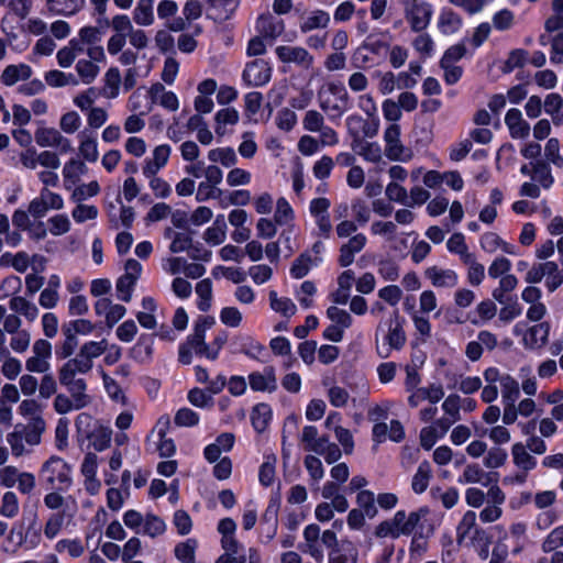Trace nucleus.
Here are the masks:
<instances>
[{
    "mask_svg": "<svg viewBox=\"0 0 563 563\" xmlns=\"http://www.w3.org/2000/svg\"><path fill=\"white\" fill-rule=\"evenodd\" d=\"M170 146L167 144L158 145L153 151V156L145 159L143 175L145 177L155 176L168 162Z\"/></svg>",
    "mask_w": 563,
    "mask_h": 563,
    "instance_id": "f3484780",
    "label": "nucleus"
},
{
    "mask_svg": "<svg viewBox=\"0 0 563 563\" xmlns=\"http://www.w3.org/2000/svg\"><path fill=\"white\" fill-rule=\"evenodd\" d=\"M320 262L321 257H312L309 252H303L294 261L290 267V275L296 279L303 278L309 273L310 268L318 265Z\"/></svg>",
    "mask_w": 563,
    "mask_h": 563,
    "instance_id": "bb28decb",
    "label": "nucleus"
},
{
    "mask_svg": "<svg viewBox=\"0 0 563 563\" xmlns=\"http://www.w3.org/2000/svg\"><path fill=\"white\" fill-rule=\"evenodd\" d=\"M256 29L263 37L275 40L285 31V24L271 14H263L257 19Z\"/></svg>",
    "mask_w": 563,
    "mask_h": 563,
    "instance_id": "aec40b11",
    "label": "nucleus"
},
{
    "mask_svg": "<svg viewBox=\"0 0 563 563\" xmlns=\"http://www.w3.org/2000/svg\"><path fill=\"white\" fill-rule=\"evenodd\" d=\"M79 139V154L90 163L97 162L99 157L97 140L91 135L87 134L86 131L80 132Z\"/></svg>",
    "mask_w": 563,
    "mask_h": 563,
    "instance_id": "f704fd0d",
    "label": "nucleus"
},
{
    "mask_svg": "<svg viewBox=\"0 0 563 563\" xmlns=\"http://www.w3.org/2000/svg\"><path fill=\"white\" fill-rule=\"evenodd\" d=\"M320 536V527L318 525H308L303 530L305 544L301 547L303 552L308 553L319 563L324 559L323 549L319 542Z\"/></svg>",
    "mask_w": 563,
    "mask_h": 563,
    "instance_id": "ddd939ff",
    "label": "nucleus"
},
{
    "mask_svg": "<svg viewBox=\"0 0 563 563\" xmlns=\"http://www.w3.org/2000/svg\"><path fill=\"white\" fill-rule=\"evenodd\" d=\"M34 137L35 142L41 147H57L60 153H68L73 151L70 141L54 128H38L35 131Z\"/></svg>",
    "mask_w": 563,
    "mask_h": 563,
    "instance_id": "9b49d317",
    "label": "nucleus"
},
{
    "mask_svg": "<svg viewBox=\"0 0 563 563\" xmlns=\"http://www.w3.org/2000/svg\"><path fill=\"white\" fill-rule=\"evenodd\" d=\"M208 158L213 163L219 162L225 167L233 166L238 161L236 154L231 147L211 150L208 153Z\"/></svg>",
    "mask_w": 563,
    "mask_h": 563,
    "instance_id": "603ef678",
    "label": "nucleus"
},
{
    "mask_svg": "<svg viewBox=\"0 0 563 563\" xmlns=\"http://www.w3.org/2000/svg\"><path fill=\"white\" fill-rule=\"evenodd\" d=\"M545 162L558 168L563 167V156L560 154V142L556 137L548 140L544 147Z\"/></svg>",
    "mask_w": 563,
    "mask_h": 563,
    "instance_id": "13d9d810",
    "label": "nucleus"
},
{
    "mask_svg": "<svg viewBox=\"0 0 563 563\" xmlns=\"http://www.w3.org/2000/svg\"><path fill=\"white\" fill-rule=\"evenodd\" d=\"M108 347V341L102 339L99 342L89 341L81 345L78 354L87 361L90 366H93V360L102 355Z\"/></svg>",
    "mask_w": 563,
    "mask_h": 563,
    "instance_id": "72a5a7b5",
    "label": "nucleus"
},
{
    "mask_svg": "<svg viewBox=\"0 0 563 563\" xmlns=\"http://www.w3.org/2000/svg\"><path fill=\"white\" fill-rule=\"evenodd\" d=\"M553 14L544 22V29L548 33L563 30V0H552Z\"/></svg>",
    "mask_w": 563,
    "mask_h": 563,
    "instance_id": "c03bdc74",
    "label": "nucleus"
},
{
    "mask_svg": "<svg viewBox=\"0 0 563 563\" xmlns=\"http://www.w3.org/2000/svg\"><path fill=\"white\" fill-rule=\"evenodd\" d=\"M104 92L109 98H115L119 93V87L121 84V74L118 68L111 67L104 75Z\"/></svg>",
    "mask_w": 563,
    "mask_h": 563,
    "instance_id": "bf43d9fd",
    "label": "nucleus"
},
{
    "mask_svg": "<svg viewBox=\"0 0 563 563\" xmlns=\"http://www.w3.org/2000/svg\"><path fill=\"white\" fill-rule=\"evenodd\" d=\"M545 268V285L548 289L552 292L556 290L563 283V275L559 271V266L555 262H545L544 263Z\"/></svg>",
    "mask_w": 563,
    "mask_h": 563,
    "instance_id": "4d7b16f0",
    "label": "nucleus"
},
{
    "mask_svg": "<svg viewBox=\"0 0 563 563\" xmlns=\"http://www.w3.org/2000/svg\"><path fill=\"white\" fill-rule=\"evenodd\" d=\"M196 539H187L185 542H180L175 547V556L183 563H196Z\"/></svg>",
    "mask_w": 563,
    "mask_h": 563,
    "instance_id": "37998d69",
    "label": "nucleus"
},
{
    "mask_svg": "<svg viewBox=\"0 0 563 563\" xmlns=\"http://www.w3.org/2000/svg\"><path fill=\"white\" fill-rule=\"evenodd\" d=\"M503 402H516L520 395L518 382L506 373L500 384Z\"/></svg>",
    "mask_w": 563,
    "mask_h": 563,
    "instance_id": "de8ad7c7",
    "label": "nucleus"
},
{
    "mask_svg": "<svg viewBox=\"0 0 563 563\" xmlns=\"http://www.w3.org/2000/svg\"><path fill=\"white\" fill-rule=\"evenodd\" d=\"M405 19L413 32H421L430 24L432 5L421 0H401Z\"/></svg>",
    "mask_w": 563,
    "mask_h": 563,
    "instance_id": "39448f33",
    "label": "nucleus"
},
{
    "mask_svg": "<svg viewBox=\"0 0 563 563\" xmlns=\"http://www.w3.org/2000/svg\"><path fill=\"white\" fill-rule=\"evenodd\" d=\"M148 93L153 102H158L169 111H176L179 107L177 96L173 91H166L161 82L152 85Z\"/></svg>",
    "mask_w": 563,
    "mask_h": 563,
    "instance_id": "5701e85b",
    "label": "nucleus"
},
{
    "mask_svg": "<svg viewBox=\"0 0 563 563\" xmlns=\"http://www.w3.org/2000/svg\"><path fill=\"white\" fill-rule=\"evenodd\" d=\"M227 224L224 216L220 214L216 218L212 227L205 232V240L213 245H219L225 240Z\"/></svg>",
    "mask_w": 563,
    "mask_h": 563,
    "instance_id": "ea45409f",
    "label": "nucleus"
},
{
    "mask_svg": "<svg viewBox=\"0 0 563 563\" xmlns=\"http://www.w3.org/2000/svg\"><path fill=\"white\" fill-rule=\"evenodd\" d=\"M563 545V525L553 529L542 542V551L550 553Z\"/></svg>",
    "mask_w": 563,
    "mask_h": 563,
    "instance_id": "774afa93",
    "label": "nucleus"
},
{
    "mask_svg": "<svg viewBox=\"0 0 563 563\" xmlns=\"http://www.w3.org/2000/svg\"><path fill=\"white\" fill-rule=\"evenodd\" d=\"M100 424L98 420H95L92 416L86 412L79 413L75 420L78 437L82 439L87 435H91L93 430Z\"/></svg>",
    "mask_w": 563,
    "mask_h": 563,
    "instance_id": "3c124183",
    "label": "nucleus"
},
{
    "mask_svg": "<svg viewBox=\"0 0 563 563\" xmlns=\"http://www.w3.org/2000/svg\"><path fill=\"white\" fill-rule=\"evenodd\" d=\"M216 323L212 316H200L194 325V331L187 336L186 341L180 344L178 351V361L184 365L192 362V351L199 356L208 358L209 344L206 343V332Z\"/></svg>",
    "mask_w": 563,
    "mask_h": 563,
    "instance_id": "f03ea898",
    "label": "nucleus"
},
{
    "mask_svg": "<svg viewBox=\"0 0 563 563\" xmlns=\"http://www.w3.org/2000/svg\"><path fill=\"white\" fill-rule=\"evenodd\" d=\"M40 478L48 489L67 490L71 484L70 468L58 456H51L42 465Z\"/></svg>",
    "mask_w": 563,
    "mask_h": 563,
    "instance_id": "20e7f679",
    "label": "nucleus"
},
{
    "mask_svg": "<svg viewBox=\"0 0 563 563\" xmlns=\"http://www.w3.org/2000/svg\"><path fill=\"white\" fill-rule=\"evenodd\" d=\"M81 2L82 0H47L49 10L62 15L75 13L80 8Z\"/></svg>",
    "mask_w": 563,
    "mask_h": 563,
    "instance_id": "5fc2aeb1",
    "label": "nucleus"
},
{
    "mask_svg": "<svg viewBox=\"0 0 563 563\" xmlns=\"http://www.w3.org/2000/svg\"><path fill=\"white\" fill-rule=\"evenodd\" d=\"M476 528V514L468 510L464 514L462 520L456 528V539L459 543H462Z\"/></svg>",
    "mask_w": 563,
    "mask_h": 563,
    "instance_id": "09e8293b",
    "label": "nucleus"
},
{
    "mask_svg": "<svg viewBox=\"0 0 563 563\" xmlns=\"http://www.w3.org/2000/svg\"><path fill=\"white\" fill-rule=\"evenodd\" d=\"M112 430L103 424L98 426L91 435L85 439L90 441V444L96 451H103L109 448L111 442Z\"/></svg>",
    "mask_w": 563,
    "mask_h": 563,
    "instance_id": "58836bf2",
    "label": "nucleus"
},
{
    "mask_svg": "<svg viewBox=\"0 0 563 563\" xmlns=\"http://www.w3.org/2000/svg\"><path fill=\"white\" fill-rule=\"evenodd\" d=\"M352 148L369 163H379L382 161V148L376 142L354 140Z\"/></svg>",
    "mask_w": 563,
    "mask_h": 563,
    "instance_id": "a878e982",
    "label": "nucleus"
},
{
    "mask_svg": "<svg viewBox=\"0 0 563 563\" xmlns=\"http://www.w3.org/2000/svg\"><path fill=\"white\" fill-rule=\"evenodd\" d=\"M532 179L543 188H550L554 181L550 164L540 159L532 162Z\"/></svg>",
    "mask_w": 563,
    "mask_h": 563,
    "instance_id": "7c9ffc66",
    "label": "nucleus"
},
{
    "mask_svg": "<svg viewBox=\"0 0 563 563\" xmlns=\"http://www.w3.org/2000/svg\"><path fill=\"white\" fill-rule=\"evenodd\" d=\"M462 26L461 16L451 9H443L439 15L438 27L442 34L456 33Z\"/></svg>",
    "mask_w": 563,
    "mask_h": 563,
    "instance_id": "c85d7f7f",
    "label": "nucleus"
},
{
    "mask_svg": "<svg viewBox=\"0 0 563 563\" xmlns=\"http://www.w3.org/2000/svg\"><path fill=\"white\" fill-rule=\"evenodd\" d=\"M505 123L512 139H526L530 134V125L522 119V113L519 109H509L505 117Z\"/></svg>",
    "mask_w": 563,
    "mask_h": 563,
    "instance_id": "a211bd4d",
    "label": "nucleus"
},
{
    "mask_svg": "<svg viewBox=\"0 0 563 563\" xmlns=\"http://www.w3.org/2000/svg\"><path fill=\"white\" fill-rule=\"evenodd\" d=\"M374 534L377 538L397 539L400 536H410L411 531L407 522V512L398 510L393 518L382 521L376 526Z\"/></svg>",
    "mask_w": 563,
    "mask_h": 563,
    "instance_id": "1a4fd4ad",
    "label": "nucleus"
},
{
    "mask_svg": "<svg viewBox=\"0 0 563 563\" xmlns=\"http://www.w3.org/2000/svg\"><path fill=\"white\" fill-rule=\"evenodd\" d=\"M9 305L12 311L24 316L30 321H34L38 316L37 307L24 297H12Z\"/></svg>",
    "mask_w": 563,
    "mask_h": 563,
    "instance_id": "473e14b6",
    "label": "nucleus"
},
{
    "mask_svg": "<svg viewBox=\"0 0 563 563\" xmlns=\"http://www.w3.org/2000/svg\"><path fill=\"white\" fill-rule=\"evenodd\" d=\"M166 530V523L165 521L154 515V514H147L144 517V522L141 528V533L148 536L151 538H156L161 534H163Z\"/></svg>",
    "mask_w": 563,
    "mask_h": 563,
    "instance_id": "a19ab883",
    "label": "nucleus"
},
{
    "mask_svg": "<svg viewBox=\"0 0 563 563\" xmlns=\"http://www.w3.org/2000/svg\"><path fill=\"white\" fill-rule=\"evenodd\" d=\"M58 553L67 552L70 558H79L84 554L85 548L79 539H62L55 544Z\"/></svg>",
    "mask_w": 563,
    "mask_h": 563,
    "instance_id": "864d4df0",
    "label": "nucleus"
},
{
    "mask_svg": "<svg viewBox=\"0 0 563 563\" xmlns=\"http://www.w3.org/2000/svg\"><path fill=\"white\" fill-rule=\"evenodd\" d=\"M62 332L65 336L64 342L60 346L56 347L55 354L60 360L68 358L78 346L77 336H75L69 330H67L64 325L62 327Z\"/></svg>",
    "mask_w": 563,
    "mask_h": 563,
    "instance_id": "8fccbe9b",
    "label": "nucleus"
},
{
    "mask_svg": "<svg viewBox=\"0 0 563 563\" xmlns=\"http://www.w3.org/2000/svg\"><path fill=\"white\" fill-rule=\"evenodd\" d=\"M249 383L254 391H275L277 379L275 368L266 366L263 372H253L249 375Z\"/></svg>",
    "mask_w": 563,
    "mask_h": 563,
    "instance_id": "4468645a",
    "label": "nucleus"
},
{
    "mask_svg": "<svg viewBox=\"0 0 563 563\" xmlns=\"http://www.w3.org/2000/svg\"><path fill=\"white\" fill-rule=\"evenodd\" d=\"M356 503L366 517L374 518L377 515L375 496L371 490H361L356 496Z\"/></svg>",
    "mask_w": 563,
    "mask_h": 563,
    "instance_id": "6e6d98bb",
    "label": "nucleus"
},
{
    "mask_svg": "<svg viewBox=\"0 0 563 563\" xmlns=\"http://www.w3.org/2000/svg\"><path fill=\"white\" fill-rule=\"evenodd\" d=\"M527 332L525 335V347L531 350L542 347L548 343L550 323L540 322L530 327Z\"/></svg>",
    "mask_w": 563,
    "mask_h": 563,
    "instance_id": "4be33fe9",
    "label": "nucleus"
},
{
    "mask_svg": "<svg viewBox=\"0 0 563 563\" xmlns=\"http://www.w3.org/2000/svg\"><path fill=\"white\" fill-rule=\"evenodd\" d=\"M133 353L140 361L150 360L153 354V336L142 335L133 347Z\"/></svg>",
    "mask_w": 563,
    "mask_h": 563,
    "instance_id": "0e129e2a",
    "label": "nucleus"
},
{
    "mask_svg": "<svg viewBox=\"0 0 563 563\" xmlns=\"http://www.w3.org/2000/svg\"><path fill=\"white\" fill-rule=\"evenodd\" d=\"M506 373H501L497 367H488L484 371L483 376L486 385L482 390V400L492 404L498 397V387L504 379Z\"/></svg>",
    "mask_w": 563,
    "mask_h": 563,
    "instance_id": "2eb2a0df",
    "label": "nucleus"
},
{
    "mask_svg": "<svg viewBox=\"0 0 563 563\" xmlns=\"http://www.w3.org/2000/svg\"><path fill=\"white\" fill-rule=\"evenodd\" d=\"M196 294L199 297L197 307L200 311L207 312L211 308L212 283L209 278L200 280L196 285Z\"/></svg>",
    "mask_w": 563,
    "mask_h": 563,
    "instance_id": "79ce46f5",
    "label": "nucleus"
},
{
    "mask_svg": "<svg viewBox=\"0 0 563 563\" xmlns=\"http://www.w3.org/2000/svg\"><path fill=\"white\" fill-rule=\"evenodd\" d=\"M277 459L274 454L266 456V461L261 465L258 478L262 485L269 486L275 478V465Z\"/></svg>",
    "mask_w": 563,
    "mask_h": 563,
    "instance_id": "052dcab7",
    "label": "nucleus"
},
{
    "mask_svg": "<svg viewBox=\"0 0 563 563\" xmlns=\"http://www.w3.org/2000/svg\"><path fill=\"white\" fill-rule=\"evenodd\" d=\"M275 52L283 63H294L305 68L313 64V56L300 46H277Z\"/></svg>",
    "mask_w": 563,
    "mask_h": 563,
    "instance_id": "f8f14e48",
    "label": "nucleus"
},
{
    "mask_svg": "<svg viewBox=\"0 0 563 563\" xmlns=\"http://www.w3.org/2000/svg\"><path fill=\"white\" fill-rule=\"evenodd\" d=\"M19 512V500L13 492H7L2 496L1 506H0V515L13 518Z\"/></svg>",
    "mask_w": 563,
    "mask_h": 563,
    "instance_id": "e2e57ef3",
    "label": "nucleus"
},
{
    "mask_svg": "<svg viewBox=\"0 0 563 563\" xmlns=\"http://www.w3.org/2000/svg\"><path fill=\"white\" fill-rule=\"evenodd\" d=\"M45 430V421L41 417H35L23 429V439L30 445H37L41 442V435Z\"/></svg>",
    "mask_w": 563,
    "mask_h": 563,
    "instance_id": "4c0bfd02",
    "label": "nucleus"
},
{
    "mask_svg": "<svg viewBox=\"0 0 563 563\" xmlns=\"http://www.w3.org/2000/svg\"><path fill=\"white\" fill-rule=\"evenodd\" d=\"M327 317L334 322V324L343 329H349L353 322L351 314L346 310L338 308L336 306H330L327 309Z\"/></svg>",
    "mask_w": 563,
    "mask_h": 563,
    "instance_id": "680f3d73",
    "label": "nucleus"
},
{
    "mask_svg": "<svg viewBox=\"0 0 563 563\" xmlns=\"http://www.w3.org/2000/svg\"><path fill=\"white\" fill-rule=\"evenodd\" d=\"M405 319L398 311H394L390 318L379 323L375 332L376 351L379 357L387 358L391 350H400L406 344L407 338L404 330Z\"/></svg>",
    "mask_w": 563,
    "mask_h": 563,
    "instance_id": "f257e3e1",
    "label": "nucleus"
},
{
    "mask_svg": "<svg viewBox=\"0 0 563 563\" xmlns=\"http://www.w3.org/2000/svg\"><path fill=\"white\" fill-rule=\"evenodd\" d=\"M387 36H389L388 31H378L368 34L361 44L362 49H366L375 56L384 57L390 48L389 43L385 40Z\"/></svg>",
    "mask_w": 563,
    "mask_h": 563,
    "instance_id": "412c9836",
    "label": "nucleus"
},
{
    "mask_svg": "<svg viewBox=\"0 0 563 563\" xmlns=\"http://www.w3.org/2000/svg\"><path fill=\"white\" fill-rule=\"evenodd\" d=\"M92 369V366L81 358L79 354L69 358L58 369V379L62 386H74L75 389H87V383L84 378L77 377L78 374H87Z\"/></svg>",
    "mask_w": 563,
    "mask_h": 563,
    "instance_id": "423d86ee",
    "label": "nucleus"
},
{
    "mask_svg": "<svg viewBox=\"0 0 563 563\" xmlns=\"http://www.w3.org/2000/svg\"><path fill=\"white\" fill-rule=\"evenodd\" d=\"M320 108L329 119H340L350 108L349 93L341 82H329L319 91Z\"/></svg>",
    "mask_w": 563,
    "mask_h": 563,
    "instance_id": "7ed1b4c3",
    "label": "nucleus"
},
{
    "mask_svg": "<svg viewBox=\"0 0 563 563\" xmlns=\"http://www.w3.org/2000/svg\"><path fill=\"white\" fill-rule=\"evenodd\" d=\"M432 477L431 465L428 461H422L416 474L412 477L411 488L416 494H422L429 486V482Z\"/></svg>",
    "mask_w": 563,
    "mask_h": 563,
    "instance_id": "c756f323",
    "label": "nucleus"
},
{
    "mask_svg": "<svg viewBox=\"0 0 563 563\" xmlns=\"http://www.w3.org/2000/svg\"><path fill=\"white\" fill-rule=\"evenodd\" d=\"M424 275L434 287L452 288L459 282L457 274L453 269H443L438 266L427 268Z\"/></svg>",
    "mask_w": 563,
    "mask_h": 563,
    "instance_id": "6ab92c4d",
    "label": "nucleus"
},
{
    "mask_svg": "<svg viewBox=\"0 0 563 563\" xmlns=\"http://www.w3.org/2000/svg\"><path fill=\"white\" fill-rule=\"evenodd\" d=\"M330 23V14L323 10L311 11L300 22V31L302 33L311 32L316 29H324Z\"/></svg>",
    "mask_w": 563,
    "mask_h": 563,
    "instance_id": "cd10ccee",
    "label": "nucleus"
},
{
    "mask_svg": "<svg viewBox=\"0 0 563 563\" xmlns=\"http://www.w3.org/2000/svg\"><path fill=\"white\" fill-rule=\"evenodd\" d=\"M508 454L506 450L495 446L492 448L484 459V465L487 468H497L503 466L507 461Z\"/></svg>",
    "mask_w": 563,
    "mask_h": 563,
    "instance_id": "338daca9",
    "label": "nucleus"
},
{
    "mask_svg": "<svg viewBox=\"0 0 563 563\" xmlns=\"http://www.w3.org/2000/svg\"><path fill=\"white\" fill-rule=\"evenodd\" d=\"M69 396L65 394L56 395L54 399V409L60 415L70 412L71 410H80L91 402V397L86 393L87 389H75L74 386H64Z\"/></svg>",
    "mask_w": 563,
    "mask_h": 563,
    "instance_id": "6e6552de",
    "label": "nucleus"
},
{
    "mask_svg": "<svg viewBox=\"0 0 563 563\" xmlns=\"http://www.w3.org/2000/svg\"><path fill=\"white\" fill-rule=\"evenodd\" d=\"M385 155L390 161L408 162L412 158V151L406 147L400 140V126L391 123L384 131Z\"/></svg>",
    "mask_w": 563,
    "mask_h": 563,
    "instance_id": "0eeeda50",
    "label": "nucleus"
},
{
    "mask_svg": "<svg viewBox=\"0 0 563 563\" xmlns=\"http://www.w3.org/2000/svg\"><path fill=\"white\" fill-rule=\"evenodd\" d=\"M32 68L27 64L9 65L1 75V81L5 86H13L19 80H27L32 76Z\"/></svg>",
    "mask_w": 563,
    "mask_h": 563,
    "instance_id": "b1692460",
    "label": "nucleus"
},
{
    "mask_svg": "<svg viewBox=\"0 0 563 563\" xmlns=\"http://www.w3.org/2000/svg\"><path fill=\"white\" fill-rule=\"evenodd\" d=\"M272 68L264 59H255L246 64L243 80L247 86L261 87L271 80Z\"/></svg>",
    "mask_w": 563,
    "mask_h": 563,
    "instance_id": "9d476101",
    "label": "nucleus"
},
{
    "mask_svg": "<svg viewBox=\"0 0 563 563\" xmlns=\"http://www.w3.org/2000/svg\"><path fill=\"white\" fill-rule=\"evenodd\" d=\"M216 133L220 136L224 135L227 124H236L239 121V112L234 108H224L216 114Z\"/></svg>",
    "mask_w": 563,
    "mask_h": 563,
    "instance_id": "a18cd8bd",
    "label": "nucleus"
},
{
    "mask_svg": "<svg viewBox=\"0 0 563 563\" xmlns=\"http://www.w3.org/2000/svg\"><path fill=\"white\" fill-rule=\"evenodd\" d=\"M269 305L271 308L283 314L286 318H290L297 311V307L294 301L287 297H278L275 290L269 291Z\"/></svg>",
    "mask_w": 563,
    "mask_h": 563,
    "instance_id": "c9c22d12",
    "label": "nucleus"
},
{
    "mask_svg": "<svg viewBox=\"0 0 563 563\" xmlns=\"http://www.w3.org/2000/svg\"><path fill=\"white\" fill-rule=\"evenodd\" d=\"M76 71L81 81L89 85L97 78L100 68L89 59H79L76 64Z\"/></svg>",
    "mask_w": 563,
    "mask_h": 563,
    "instance_id": "49530a36",
    "label": "nucleus"
},
{
    "mask_svg": "<svg viewBox=\"0 0 563 563\" xmlns=\"http://www.w3.org/2000/svg\"><path fill=\"white\" fill-rule=\"evenodd\" d=\"M65 520V512H55L49 516L44 527V534L47 539H54L60 531Z\"/></svg>",
    "mask_w": 563,
    "mask_h": 563,
    "instance_id": "69168bd1",
    "label": "nucleus"
},
{
    "mask_svg": "<svg viewBox=\"0 0 563 563\" xmlns=\"http://www.w3.org/2000/svg\"><path fill=\"white\" fill-rule=\"evenodd\" d=\"M272 418V410L267 404H257L251 413L252 426L256 432L265 431Z\"/></svg>",
    "mask_w": 563,
    "mask_h": 563,
    "instance_id": "2f4dec72",
    "label": "nucleus"
},
{
    "mask_svg": "<svg viewBox=\"0 0 563 563\" xmlns=\"http://www.w3.org/2000/svg\"><path fill=\"white\" fill-rule=\"evenodd\" d=\"M367 239L363 233L353 235L340 247L339 264L347 267L354 262L355 254L360 253L366 245Z\"/></svg>",
    "mask_w": 563,
    "mask_h": 563,
    "instance_id": "dca6fc26",
    "label": "nucleus"
},
{
    "mask_svg": "<svg viewBox=\"0 0 563 563\" xmlns=\"http://www.w3.org/2000/svg\"><path fill=\"white\" fill-rule=\"evenodd\" d=\"M514 464L525 473L532 471L537 466V460L527 451L521 442H517L511 448Z\"/></svg>",
    "mask_w": 563,
    "mask_h": 563,
    "instance_id": "393cba45",
    "label": "nucleus"
},
{
    "mask_svg": "<svg viewBox=\"0 0 563 563\" xmlns=\"http://www.w3.org/2000/svg\"><path fill=\"white\" fill-rule=\"evenodd\" d=\"M133 21L140 26H150L154 22L153 4L139 0L132 12Z\"/></svg>",
    "mask_w": 563,
    "mask_h": 563,
    "instance_id": "e433bc0d",
    "label": "nucleus"
}]
</instances>
